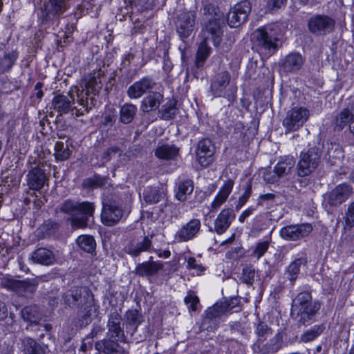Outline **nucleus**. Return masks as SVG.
I'll use <instances>...</instances> for the list:
<instances>
[{
    "label": "nucleus",
    "instance_id": "1",
    "mask_svg": "<svg viewBox=\"0 0 354 354\" xmlns=\"http://www.w3.org/2000/svg\"><path fill=\"white\" fill-rule=\"evenodd\" d=\"M102 86L99 75H89L84 84L75 86L70 91V97L64 95L55 96L52 106L60 115L75 111L77 116L88 113L95 104V96Z\"/></svg>",
    "mask_w": 354,
    "mask_h": 354
},
{
    "label": "nucleus",
    "instance_id": "2",
    "mask_svg": "<svg viewBox=\"0 0 354 354\" xmlns=\"http://www.w3.org/2000/svg\"><path fill=\"white\" fill-rule=\"evenodd\" d=\"M61 212L71 215V224L75 228H84L87 226L88 217L92 216L95 206L91 202H77L67 200L60 207Z\"/></svg>",
    "mask_w": 354,
    "mask_h": 354
},
{
    "label": "nucleus",
    "instance_id": "3",
    "mask_svg": "<svg viewBox=\"0 0 354 354\" xmlns=\"http://www.w3.org/2000/svg\"><path fill=\"white\" fill-rule=\"evenodd\" d=\"M279 31V27L276 24H268L257 30L255 37L261 53L270 56L276 51Z\"/></svg>",
    "mask_w": 354,
    "mask_h": 354
},
{
    "label": "nucleus",
    "instance_id": "4",
    "mask_svg": "<svg viewBox=\"0 0 354 354\" xmlns=\"http://www.w3.org/2000/svg\"><path fill=\"white\" fill-rule=\"evenodd\" d=\"M231 75L227 71L219 73L212 81L210 93L214 97H224L229 101H234L237 93V86L230 85Z\"/></svg>",
    "mask_w": 354,
    "mask_h": 354
},
{
    "label": "nucleus",
    "instance_id": "5",
    "mask_svg": "<svg viewBox=\"0 0 354 354\" xmlns=\"http://www.w3.org/2000/svg\"><path fill=\"white\" fill-rule=\"evenodd\" d=\"M93 294L86 287L74 286L66 290L62 296V299L67 306L71 308L83 306L86 304L90 306L93 303Z\"/></svg>",
    "mask_w": 354,
    "mask_h": 354
},
{
    "label": "nucleus",
    "instance_id": "6",
    "mask_svg": "<svg viewBox=\"0 0 354 354\" xmlns=\"http://www.w3.org/2000/svg\"><path fill=\"white\" fill-rule=\"evenodd\" d=\"M321 157L320 147H313L306 152L300 154L297 170L299 177H305L310 174L319 165Z\"/></svg>",
    "mask_w": 354,
    "mask_h": 354
},
{
    "label": "nucleus",
    "instance_id": "7",
    "mask_svg": "<svg viewBox=\"0 0 354 354\" xmlns=\"http://www.w3.org/2000/svg\"><path fill=\"white\" fill-rule=\"evenodd\" d=\"M308 31L315 36H325L333 32L335 21L324 14H315L307 21Z\"/></svg>",
    "mask_w": 354,
    "mask_h": 354
},
{
    "label": "nucleus",
    "instance_id": "8",
    "mask_svg": "<svg viewBox=\"0 0 354 354\" xmlns=\"http://www.w3.org/2000/svg\"><path fill=\"white\" fill-rule=\"evenodd\" d=\"M295 165V160L292 156L281 158L274 167V174L270 170L263 173V179L269 183H274L281 177L287 176Z\"/></svg>",
    "mask_w": 354,
    "mask_h": 354
},
{
    "label": "nucleus",
    "instance_id": "9",
    "mask_svg": "<svg viewBox=\"0 0 354 354\" xmlns=\"http://www.w3.org/2000/svg\"><path fill=\"white\" fill-rule=\"evenodd\" d=\"M309 117V111L303 107H295L290 110L283 121L288 131H296L304 125Z\"/></svg>",
    "mask_w": 354,
    "mask_h": 354
},
{
    "label": "nucleus",
    "instance_id": "10",
    "mask_svg": "<svg viewBox=\"0 0 354 354\" xmlns=\"http://www.w3.org/2000/svg\"><path fill=\"white\" fill-rule=\"evenodd\" d=\"M283 346V339L280 333L268 339H257L253 345L254 354H273Z\"/></svg>",
    "mask_w": 354,
    "mask_h": 354
},
{
    "label": "nucleus",
    "instance_id": "11",
    "mask_svg": "<svg viewBox=\"0 0 354 354\" xmlns=\"http://www.w3.org/2000/svg\"><path fill=\"white\" fill-rule=\"evenodd\" d=\"M353 187L347 183H341L335 187L326 196V203L331 207H339L353 194Z\"/></svg>",
    "mask_w": 354,
    "mask_h": 354
},
{
    "label": "nucleus",
    "instance_id": "12",
    "mask_svg": "<svg viewBox=\"0 0 354 354\" xmlns=\"http://www.w3.org/2000/svg\"><path fill=\"white\" fill-rule=\"evenodd\" d=\"M69 0H47L41 10L43 22L53 20L56 16L63 14L69 7Z\"/></svg>",
    "mask_w": 354,
    "mask_h": 354
},
{
    "label": "nucleus",
    "instance_id": "13",
    "mask_svg": "<svg viewBox=\"0 0 354 354\" xmlns=\"http://www.w3.org/2000/svg\"><path fill=\"white\" fill-rule=\"evenodd\" d=\"M122 216L123 210L115 201L103 203L101 219L104 225L108 226L113 225L121 219Z\"/></svg>",
    "mask_w": 354,
    "mask_h": 354
},
{
    "label": "nucleus",
    "instance_id": "14",
    "mask_svg": "<svg viewBox=\"0 0 354 354\" xmlns=\"http://www.w3.org/2000/svg\"><path fill=\"white\" fill-rule=\"evenodd\" d=\"M313 230L309 223L290 225L281 229L279 234L281 238L286 241H297L307 236Z\"/></svg>",
    "mask_w": 354,
    "mask_h": 354
},
{
    "label": "nucleus",
    "instance_id": "15",
    "mask_svg": "<svg viewBox=\"0 0 354 354\" xmlns=\"http://www.w3.org/2000/svg\"><path fill=\"white\" fill-rule=\"evenodd\" d=\"M201 227V223L199 219H191L176 232L175 240L179 243L193 240L199 234Z\"/></svg>",
    "mask_w": 354,
    "mask_h": 354
},
{
    "label": "nucleus",
    "instance_id": "16",
    "mask_svg": "<svg viewBox=\"0 0 354 354\" xmlns=\"http://www.w3.org/2000/svg\"><path fill=\"white\" fill-rule=\"evenodd\" d=\"M235 216L236 215L233 209H223L214 220V230H212V231L219 235L224 234L235 219Z\"/></svg>",
    "mask_w": 354,
    "mask_h": 354
},
{
    "label": "nucleus",
    "instance_id": "17",
    "mask_svg": "<svg viewBox=\"0 0 354 354\" xmlns=\"http://www.w3.org/2000/svg\"><path fill=\"white\" fill-rule=\"evenodd\" d=\"M118 340L116 337H108L96 342L95 348L102 354H129L128 351L118 344Z\"/></svg>",
    "mask_w": 354,
    "mask_h": 354
},
{
    "label": "nucleus",
    "instance_id": "18",
    "mask_svg": "<svg viewBox=\"0 0 354 354\" xmlns=\"http://www.w3.org/2000/svg\"><path fill=\"white\" fill-rule=\"evenodd\" d=\"M155 85L156 83L151 78L144 77L128 88L127 95L131 99H138L151 90Z\"/></svg>",
    "mask_w": 354,
    "mask_h": 354
},
{
    "label": "nucleus",
    "instance_id": "19",
    "mask_svg": "<svg viewBox=\"0 0 354 354\" xmlns=\"http://www.w3.org/2000/svg\"><path fill=\"white\" fill-rule=\"evenodd\" d=\"M48 180L44 169L38 166L32 167L26 176L28 187L32 190L39 191Z\"/></svg>",
    "mask_w": 354,
    "mask_h": 354
},
{
    "label": "nucleus",
    "instance_id": "20",
    "mask_svg": "<svg viewBox=\"0 0 354 354\" xmlns=\"http://www.w3.org/2000/svg\"><path fill=\"white\" fill-rule=\"evenodd\" d=\"M214 147L209 139L201 140L197 146L196 159L198 163L206 167L213 161Z\"/></svg>",
    "mask_w": 354,
    "mask_h": 354
},
{
    "label": "nucleus",
    "instance_id": "21",
    "mask_svg": "<svg viewBox=\"0 0 354 354\" xmlns=\"http://www.w3.org/2000/svg\"><path fill=\"white\" fill-rule=\"evenodd\" d=\"M320 308V304L315 301V304L304 306L301 310H291L292 317L299 323L309 324L314 319L315 316Z\"/></svg>",
    "mask_w": 354,
    "mask_h": 354
},
{
    "label": "nucleus",
    "instance_id": "22",
    "mask_svg": "<svg viewBox=\"0 0 354 354\" xmlns=\"http://www.w3.org/2000/svg\"><path fill=\"white\" fill-rule=\"evenodd\" d=\"M122 317L116 311L111 313L109 316L107 323V337L120 339L124 337V330L122 328Z\"/></svg>",
    "mask_w": 354,
    "mask_h": 354
},
{
    "label": "nucleus",
    "instance_id": "23",
    "mask_svg": "<svg viewBox=\"0 0 354 354\" xmlns=\"http://www.w3.org/2000/svg\"><path fill=\"white\" fill-rule=\"evenodd\" d=\"M152 259L153 257H150L149 261L139 263L136 268V274L141 277H151L163 269L164 264L162 261H153Z\"/></svg>",
    "mask_w": 354,
    "mask_h": 354
},
{
    "label": "nucleus",
    "instance_id": "24",
    "mask_svg": "<svg viewBox=\"0 0 354 354\" xmlns=\"http://www.w3.org/2000/svg\"><path fill=\"white\" fill-rule=\"evenodd\" d=\"M152 241L149 236H145L136 242H131L125 247V252L129 255L136 257L142 252H149Z\"/></svg>",
    "mask_w": 354,
    "mask_h": 354
},
{
    "label": "nucleus",
    "instance_id": "25",
    "mask_svg": "<svg viewBox=\"0 0 354 354\" xmlns=\"http://www.w3.org/2000/svg\"><path fill=\"white\" fill-rule=\"evenodd\" d=\"M194 25V15L190 12L182 13L177 22V31L181 37H187Z\"/></svg>",
    "mask_w": 354,
    "mask_h": 354
},
{
    "label": "nucleus",
    "instance_id": "26",
    "mask_svg": "<svg viewBox=\"0 0 354 354\" xmlns=\"http://www.w3.org/2000/svg\"><path fill=\"white\" fill-rule=\"evenodd\" d=\"M30 259L35 263L43 266H51L56 261L54 253L45 248H40L34 251Z\"/></svg>",
    "mask_w": 354,
    "mask_h": 354
},
{
    "label": "nucleus",
    "instance_id": "27",
    "mask_svg": "<svg viewBox=\"0 0 354 354\" xmlns=\"http://www.w3.org/2000/svg\"><path fill=\"white\" fill-rule=\"evenodd\" d=\"M223 21L214 18L210 19L205 26L206 32L211 36L213 44L218 46L221 41L223 31L222 30Z\"/></svg>",
    "mask_w": 354,
    "mask_h": 354
},
{
    "label": "nucleus",
    "instance_id": "28",
    "mask_svg": "<svg viewBox=\"0 0 354 354\" xmlns=\"http://www.w3.org/2000/svg\"><path fill=\"white\" fill-rule=\"evenodd\" d=\"M2 285L8 289L19 291L21 289L33 292L37 286L35 281H17L14 279H6L2 281Z\"/></svg>",
    "mask_w": 354,
    "mask_h": 354
},
{
    "label": "nucleus",
    "instance_id": "29",
    "mask_svg": "<svg viewBox=\"0 0 354 354\" xmlns=\"http://www.w3.org/2000/svg\"><path fill=\"white\" fill-rule=\"evenodd\" d=\"M304 64V59L299 53H290L283 60L281 66L288 72L299 70Z\"/></svg>",
    "mask_w": 354,
    "mask_h": 354
},
{
    "label": "nucleus",
    "instance_id": "30",
    "mask_svg": "<svg viewBox=\"0 0 354 354\" xmlns=\"http://www.w3.org/2000/svg\"><path fill=\"white\" fill-rule=\"evenodd\" d=\"M163 95L158 92H152L144 97L141 102L140 108L144 112L156 110L162 101Z\"/></svg>",
    "mask_w": 354,
    "mask_h": 354
},
{
    "label": "nucleus",
    "instance_id": "31",
    "mask_svg": "<svg viewBox=\"0 0 354 354\" xmlns=\"http://www.w3.org/2000/svg\"><path fill=\"white\" fill-rule=\"evenodd\" d=\"M234 186V181L228 180L225 182L211 204L212 210H217L227 200Z\"/></svg>",
    "mask_w": 354,
    "mask_h": 354
},
{
    "label": "nucleus",
    "instance_id": "32",
    "mask_svg": "<svg viewBox=\"0 0 354 354\" xmlns=\"http://www.w3.org/2000/svg\"><path fill=\"white\" fill-rule=\"evenodd\" d=\"M347 126L350 133H354V115L348 109H345L336 118V130L342 131Z\"/></svg>",
    "mask_w": 354,
    "mask_h": 354
},
{
    "label": "nucleus",
    "instance_id": "33",
    "mask_svg": "<svg viewBox=\"0 0 354 354\" xmlns=\"http://www.w3.org/2000/svg\"><path fill=\"white\" fill-rule=\"evenodd\" d=\"M194 188V185L192 180L187 179L180 181L176 185V198L180 202L186 201L192 195Z\"/></svg>",
    "mask_w": 354,
    "mask_h": 354
},
{
    "label": "nucleus",
    "instance_id": "34",
    "mask_svg": "<svg viewBox=\"0 0 354 354\" xmlns=\"http://www.w3.org/2000/svg\"><path fill=\"white\" fill-rule=\"evenodd\" d=\"M143 199L147 204H155L166 199V193L163 188L149 187L143 194Z\"/></svg>",
    "mask_w": 354,
    "mask_h": 354
},
{
    "label": "nucleus",
    "instance_id": "35",
    "mask_svg": "<svg viewBox=\"0 0 354 354\" xmlns=\"http://www.w3.org/2000/svg\"><path fill=\"white\" fill-rule=\"evenodd\" d=\"M307 260L305 258H298L293 261L286 268V278L290 281L291 286H293L300 273L301 266H306Z\"/></svg>",
    "mask_w": 354,
    "mask_h": 354
},
{
    "label": "nucleus",
    "instance_id": "36",
    "mask_svg": "<svg viewBox=\"0 0 354 354\" xmlns=\"http://www.w3.org/2000/svg\"><path fill=\"white\" fill-rule=\"evenodd\" d=\"M21 317L24 321L38 324L41 319V314L36 306H28L21 310Z\"/></svg>",
    "mask_w": 354,
    "mask_h": 354
},
{
    "label": "nucleus",
    "instance_id": "37",
    "mask_svg": "<svg viewBox=\"0 0 354 354\" xmlns=\"http://www.w3.org/2000/svg\"><path fill=\"white\" fill-rule=\"evenodd\" d=\"M19 53L17 50L6 51L2 57H0V71L4 73L9 71L15 64L18 58Z\"/></svg>",
    "mask_w": 354,
    "mask_h": 354
},
{
    "label": "nucleus",
    "instance_id": "38",
    "mask_svg": "<svg viewBox=\"0 0 354 354\" xmlns=\"http://www.w3.org/2000/svg\"><path fill=\"white\" fill-rule=\"evenodd\" d=\"M312 304H315V301H312L311 294L308 291H304L299 293L293 300L291 310H301V308Z\"/></svg>",
    "mask_w": 354,
    "mask_h": 354
},
{
    "label": "nucleus",
    "instance_id": "39",
    "mask_svg": "<svg viewBox=\"0 0 354 354\" xmlns=\"http://www.w3.org/2000/svg\"><path fill=\"white\" fill-rule=\"evenodd\" d=\"M212 49L208 46L206 39L201 42L196 55V66L200 68L203 66L205 62L211 54Z\"/></svg>",
    "mask_w": 354,
    "mask_h": 354
},
{
    "label": "nucleus",
    "instance_id": "40",
    "mask_svg": "<svg viewBox=\"0 0 354 354\" xmlns=\"http://www.w3.org/2000/svg\"><path fill=\"white\" fill-rule=\"evenodd\" d=\"M22 345L25 354H44L42 346L30 337L24 338Z\"/></svg>",
    "mask_w": 354,
    "mask_h": 354
},
{
    "label": "nucleus",
    "instance_id": "41",
    "mask_svg": "<svg viewBox=\"0 0 354 354\" xmlns=\"http://www.w3.org/2000/svg\"><path fill=\"white\" fill-rule=\"evenodd\" d=\"M76 242L80 249L86 252L92 253L95 250V241L91 236L81 235L78 236Z\"/></svg>",
    "mask_w": 354,
    "mask_h": 354
},
{
    "label": "nucleus",
    "instance_id": "42",
    "mask_svg": "<svg viewBox=\"0 0 354 354\" xmlns=\"http://www.w3.org/2000/svg\"><path fill=\"white\" fill-rule=\"evenodd\" d=\"M137 112V107L133 104H124L120 109V120L124 124L130 123Z\"/></svg>",
    "mask_w": 354,
    "mask_h": 354
},
{
    "label": "nucleus",
    "instance_id": "43",
    "mask_svg": "<svg viewBox=\"0 0 354 354\" xmlns=\"http://www.w3.org/2000/svg\"><path fill=\"white\" fill-rule=\"evenodd\" d=\"M324 329L325 326L323 324L315 325L301 335V341L306 343L312 342L319 337Z\"/></svg>",
    "mask_w": 354,
    "mask_h": 354
},
{
    "label": "nucleus",
    "instance_id": "44",
    "mask_svg": "<svg viewBox=\"0 0 354 354\" xmlns=\"http://www.w3.org/2000/svg\"><path fill=\"white\" fill-rule=\"evenodd\" d=\"M82 308L81 319H80V326H85L91 322V315L97 312V308L95 304V299H93V303L90 306H88L86 304H84Z\"/></svg>",
    "mask_w": 354,
    "mask_h": 354
},
{
    "label": "nucleus",
    "instance_id": "45",
    "mask_svg": "<svg viewBox=\"0 0 354 354\" xmlns=\"http://www.w3.org/2000/svg\"><path fill=\"white\" fill-rule=\"evenodd\" d=\"M125 320L127 326H131L133 331L137 330L138 326L142 323V315L138 310H129L125 315Z\"/></svg>",
    "mask_w": 354,
    "mask_h": 354
},
{
    "label": "nucleus",
    "instance_id": "46",
    "mask_svg": "<svg viewBox=\"0 0 354 354\" xmlns=\"http://www.w3.org/2000/svg\"><path fill=\"white\" fill-rule=\"evenodd\" d=\"M160 113L162 118L165 120H170L173 118L177 113L176 100L174 99L169 100L162 105Z\"/></svg>",
    "mask_w": 354,
    "mask_h": 354
},
{
    "label": "nucleus",
    "instance_id": "47",
    "mask_svg": "<svg viewBox=\"0 0 354 354\" xmlns=\"http://www.w3.org/2000/svg\"><path fill=\"white\" fill-rule=\"evenodd\" d=\"M178 153V149L174 146L163 145L157 148L156 156L160 159H171Z\"/></svg>",
    "mask_w": 354,
    "mask_h": 354
},
{
    "label": "nucleus",
    "instance_id": "48",
    "mask_svg": "<svg viewBox=\"0 0 354 354\" xmlns=\"http://www.w3.org/2000/svg\"><path fill=\"white\" fill-rule=\"evenodd\" d=\"M110 179L108 177H102L98 175L94 176L93 178H88L84 180V185L85 187L97 188L106 187V185H110Z\"/></svg>",
    "mask_w": 354,
    "mask_h": 354
},
{
    "label": "nucleus",
    "instance_id": "49",
    "mask_svg": "<svg viewBox=\"0 0 354 354\" xmlns=\"http://www.w3.org/2000/svg\"><path fill=\"white\" fill-rule=\"evenodd\" d=\"M223 303H217L207 308L205 313L207 319H213L221 317L227 312V307Z\"/></svg>",
    "mask_w": 354,
    "mask_h": 354
},
{
    "label": "nucleus",
    "instance_id": "50",
    "mask_svg": "<svg viewBox=\"0 0 354 354\" xmlns=\"http://www.w3.org/2000/svg\"><path fill=\"white\" fill-rule=\"evenodd\" d=\"M256 275V270L253 266H246L243 268L240 280L247 285H252Z\"/></svg>",
    "mask_w": 354,
    "mask_h": 354
},
{
    "label": "nucleus",
    "instance_id": "51",
    "mask_svg": "<svg viewBox=\"0 0 354 354\" xmlns=\"http://www.w3.org/2000/svg\"><path fill=\"white\" fill-rule=\"evenodd\" d=\"M55 149V156L57 160L64 161L70 157V150L67 145L64 146L63 142H57Z\"/></svg>",
    "mask_w": 354,
    "mask_h": 354
},
{
    "label": "nucleus",
    "instance_id": "52",
    "mask_svg": "<svg viewBox=\"0 0 354 354\" xmlns=\"http://www.w3.org/2000/svg\"><path fill=\"white\" fill-rule=\"evenodd\" d=\"M246 21V15L240 16L239 14L230 9L227 15V23L230 27H239Z\"/></svg>",
    "mask_w": 354,
    "mask_h": 354
},
{
    "label": "nucleus",
    "instance_id": "53",
    "mask_svg": "<svg viewBox=\"0 0 354 354\" xmlns=\"http://www.w3.org/2000/svg\"><path fill=\"white\" fill-rule=\"evenodd\" d=\"M231 9L240 16L246 15L247 20L251 11V4L249 1H242L235 4Z\"/></svg>",
    "mask_w": 354,
    "mask_h": 354
},
{
    "label": "nucleus",
    "instance_id": "54",
    "mask_svg": "<svg viewBox=\"0 0 354 354\" xmlns=\"http://www.w3.org/2000/svg\"><path fill=\"white\" fill-rule=\"evenodd\" d=\"M346 229L351 230L354 226V201L351 203L343 217Z\"/></svg>",
    "mask_w": 354,
    "mask_h": 354
},
{
    "label": "nucleus",
    "instance_id": "55",
    "mask_svg": "<svg viewBox=\"0 0 354 354\" xmlns=\"http://www.w3.org/2000/svg\"><path fill=\"white\" fill-rule=\"evenodd\" d=\"M199 298L194 294L192 291L187 292V295L184 298V302L187 306V308L191 311H196L198 310V305H199Z\"/></svg>",
    "mask_w": 354,
    "mask_h": 354
},
{
    "label": "nucleus",
    "instance_id": "56",
    "mask_svg": "<svg viewBox=\"0 0 354 354\" xmlns=\"http://www.w3.org/2000/svg\"><path fill=\"white\" fill-rule=\"evenodd\" d=\"M257 339H268L272 337V329L264 323H259L256 328Z\"/></svg>",
    "mask_w": 354,
    "mask_h": 354
},
{
    "label": "nucleus",
    "instance_id": "57",
    "mask_svg": "<svg viewBox=\"0 0 354 354\" xmlns=\"http://www.w3.org/2000/svg\"><path fill=\"white\" fill-rule=\"evenodd\" d=\"M270 245V241L266 240L257 243L254 247L252 255L259 259L267 252Z\"/></svg>",
    "mask_w": 354,
    "mask_h": 354
},
{
    "label": "nucleus",
    "instance_id": "58",
    "mask_svg": "<svg viewBox=\"0 0 354 354\" xmlns=\"http://www.w3.org/2000/svg\"><path fill=\"white\" fill-rule=\"evenodd\" d=\"M187 268L189 270H196L198 272H202L203 270L202 266L197 263L194 257H189L188 259Z\"/></svg>",
    "mask_w": 354,
    "mask_h": 354
},
{
    "label": "nucleus",
    "instance_id": "59",
    "mask_svg": "<svg viewBox=\"0 0 354 354\" xmlns=\"http://www.w3.org/2000/svg\"><path fill=\"white\" fill-rule=\"evenodd\" d=\"M104 328L100 325H94L91 333L86 335V340L93 339L97 335L102 333Z\"/></svg>",
    "mask_w": 354,
    "mask_h": 354
},
{
    "label": "nucleus",
    "instance_id": "60",
    "mask_svg": "<svg viewBox=\"0 0 354 354\" xmlns=\"http://www.w3.org/2000/svg\"><path fill=\"white\" fill-rule=\"evenodd\" d=\"M287 0H268V5L272 8H280L286 3Z\"/></svg>",
    "mask_w": 354,
    "mask_h": 354
},
{
    "label": "nucleus",
    "instance_id": "61",
    "mask_svg": "<svg viewBox=\"0 0 354 354\" xmlns=\"http://www.w3.org/2000/svg\"><path fill=\"white\" fill-rule=\"evenodd\" d=\"M259 121L258 119L253 118L250 124L249 127L248 128V130L250 131V133H255L259 129Z\"/></svg>",
    "mask_w": 354,
    "mask_h": 354
},
{
    "label": "nucleus",
    "instance_id": "62",
    "mask_svg": "<svg viewBox=\"0 0 354 354\" xmlns=\"http://www.w3.org/2000/svg\"><path fill=\"white\" fill-rule=\"evenodd\" d=\"M8 317V308L6 304L0 300V321Z\"/></svg>",
    "mask_w": 354,
    "mask_h": 354
},
{
    "label": "nucleus",
    "instance_id": "63",
    "mask_svg": "<svg viewBox=\"0 0 354 354\" xmlns=\"http://www.w3.org/2000/svg\"><path fill=\"white\" fill-rule=\"evenodd\" d=\"M92 348V340H86V337L83 339L82 345L80 346V351L86 352L88 350Z\"/></svg>",
    "mask_w": 354,
    "mask_h": 354
},
{
    "label": "nucleus",
    "instance_id": "64",
    "mask_svg": "<svg viewBox=\"0 0 354 354\" xmlns=\"http://www.w3.org/2000/svg\"><path fill=\"white\" fill-rule=\"evenodd\" d=\"M254 208L250 207L242 212V214L239 217V221L241 223H243L247 217L251 215L254 211Z\"/></svg>",
    "mask_w": 354,
    "mask_h": 354
}]
</instances>
